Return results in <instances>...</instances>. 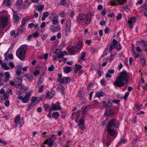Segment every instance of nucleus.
<instances>
[{
    "label": "nucleus",
    "mask_w": 147,
    "mask_h": 147,
    "mask_svg": "<svg viewBox=\"0 0 147 147\" xmlns=\"http://www.w3.org/2000/svg\"><path fill=\"white\" fill-rule=\"evenodd\" d=\"M129 76L125 71H122L120 75L116 79L113 84L116 87H121L128 84L129 82Z\"/></svg>",
    "instance_id": "f257e3e1"
},
{
    "label": "nucleus",
    "mask_w": 147,
    "mask_h": 147,
    "mask_svg": "<svg viewBox=\"0 0 147 147\" xmlns=\"http://www.w3.org/2000/svg\"><path fill=\"white\" fill-rule=\"evenodd\" d=\"M27 46L26 45L21 46L16 52L17 56L22 61H24L25 58V54L27 49Z\"/></svg>",
    "instance_id": "f03ea898"
},
{
    "label": "nucleus",
    "mask_w": 147,
    "mask_h": 147,
    "mask_svg": "<svg viewBox=\"0 0 147 147\" xmlns=\"http://www.w3.org/2000/svg\"><path fill=\"white\" fill-rule=\"evenodd\" d=\"M22 92V91L17 90L16 92V95L19 96L18 97V98L20 100H22L23 102L24 103H27L28 102V101L29 100V98L30 96L31 92L30 91L28 92L26 94L24 97H23L21 95Z\"/></svg>",
    "instance_id": "7ed1b4c3"
},
{
    "label": "nucleus",
    "mask_w": 147,
    "mask_h": 147,
    "mask_svg": "<svg viewBox=\"0 0 147 147\" xmlns=\"http://www.w3.org/2000/svg\"><path fill=\"white\" fill-rule=\"evenodd\" d=\"M109 47V50L110 52H111L114 49L120 50L121 48V47L120 43L118 42L115 39H113L112 43L110 45V46L108 45L107 46V48H106V49L107 50Z\"/></svg>",
    "instance_id": "20e7f679"
},
{
    "label": "nucleus",
    "mask_w": 147,
    "mask_h": 147,
    "mask_svg": "<svg viewBox=\"0 0 147 147\" xmlns=\"http://www.w3.org/2000/svg\"><path fill=\"white\" fill-rule=\"evenodd\" d=\"M119 121H116L114 119H112L108 123L107 128H118L119 125Z\"/></svg>",
    "instance_id": "39448f33"
},
{
    "label": "nucleus",
    "mask_w": 147,
    "mask_h": 147,
    "mask_svg": "<svg viewBox=\"0 0 147 147\" xmlns=\"http://www.w3.org/2000/svg\"><path fill=\"white\" fill-rule=\"evenodd\" d=\"M70 81L71 80L69 78L64 77L62 78H59L57 80V82H59L60 83H62L66 84Z\"/></svg>",
    "instance_id": "423d86ee"
},
{
    "label": "nucleus",
    "mask_w": 147,
    "mask_h": 147,
    "mask_svg": "<svg viewBox=\"0 0 147 147\" xmlns=\"http://www.w3.org/2000/svg\"><path fill=\"white\" fill-rule=\"evenodd\" d=\"M8 19L7 17L2 18L0 21V28H4L7 25Z\"/></svg>",
    "instance_id": "0eeeda50"
},
{
    "label": "nucleus",
    "mask_w": 147,
    "mask_h": 147,
    "mask_svg": "<svg viewBox=\"0 0 147 147\" xmlns=\"http://www.w3.org/2000/svg\"><path fill=\"white\" fill-rule=\"evenodd\" d=\"M85 14L83 13H81L79 14L77 17V21L78 23H82L84 21L85 18Z\"/></svg>",
    "instance_id": "6e6552de"
},
{
    "label": "nucleus",
    "mask_w": 147,
    "mask_h": 147,
    "mask_svg": "<svg viewBox=\"0 0 147 147\" xmlns=\"http://www.w3.org/2000/svg\"><path fill=\"white\" fill-rule=\"evenodd\" d=\"M61 108L60 103L59 101L57 102L51 107V109H52V111L58 110L60 109Z\"/></svg>",
    "instance_id": "1a4fd4ad"
},
{
    "label": "nucleus",
    "mask_w": 147,
    "mask_h": 147,
    "mask_svg": "<svg viewBox=\"0 0 147 147\" xmlns=\"http://www.w3.org/2000/svg\"><path fill=\"white\" fill-rule=\"evenodd\" d=\"M13 20L14 23H16V24L18 23L19 20V18L18 14L13 10Z\"/></svg>",
    "instance_id": "9d476101"
},
{
    "label": "nucleus",
    "mask_w": 147,
    "mask_h": 147,
    "mask_svg": "<svg viewBox=\"0 0 147 147\" xmlns=\"http://www.w3.org/2000/svg\"><path fill=\"white\" fill-rule=\"evenodd\" d=\"M91 13H88L86 16L85 15V23L86 25H89L91 22Z\"/></svg>",
    "instance_id": "9b49d317"
},
{
    "label": "nucleus",
    "mask_w": 147,
    "mask_h": 147,
    "mask_svg": "<svg viewBox=\"0 0 147 147\" xmlns=\"http://www.w3.org/2000/svg\"><path fill=\"white\" fill-rule=\"evenodd\" d=\"M126 2V0H113L111 4L113 5H115L118 4L123 5Z\"/></svg>",
    "instance_id": "f8f14e48"
},
{
    "label": "nucleus",
    "mask_w": 147,
    "mask_h": 147,
    "mask_svg": "<svg viewBox=\"0 0 147 147\" xmlns=\"http://www.w3.org/2000/svg\"><path fill=\"white\" fill-rule=\"evenodd\" d=\"M54 142L55 141L52 140L50 137H49L44 142V144L53 146Z\"/></svg>",
    "instance_id": "ddd939ff"
},
{
    "label": "nucleus",
    "mask_w": 147,
    "mask_h": 147,
    "mask_svg": "<svg viewBox=\"0 0 147 147\" xmlns=\"http://www.w3.org/2000/svg\"><path fill=\"white\" fill-rule=\"evenodd\" d=\"M85 125L84 120L83 119H80L79 121V124H78V126L79 128L82 130L85 129L86 128L85 126Z\"/></svg>",
    "instance_id": "4468645a"
},
{
    "label": "nucleus",
    "mask_w": 147,
    "mask_h": 147,
    "mask_svg": "<svg viewBox=\"0 0 147 147\" xmlns=\"http://www.w3.org/2000/svg\"><path fill=\"white\" fill-rule=\"evenodd\" d=\"M114 114L113 111L111 109L105 110V113L104 115L108 117V116H112Z\"/></svg>",
    "instance_id": "2eb2a0df"
},
{
    "label": "nucleus",
    "mask_w": 147,
    "mask_h": 147,
    "mask_svg": "<svg viewBox=\"0 0 147 147\" xmlns=\"http://www.w3.org/2000/svg\"><path fill=\"white\" fill-rule=\"evenodd\" d=\"M49 29L52 32H58L60 29V26H55L54 25H51L49 27Z\"/></svg>",
    "instance_id": "dca6fc26"
},
{
    "label": "nucleus",
    "mask_w": 147,
    "mask_h": 147,
    "mask_svg": "<svg viewBox=\"0 0 147 147\" xmlns=\"http://www.w3.org/2000/svg\"><path fill=\"white\" fill-rule=\"evenodd\" d=\"M16 85H21L22 83V76L18 77H15L14 78Z\"/></svg>",
    "instance_id": "f3484780"
},
{
    "label": "nucleus",
    "mask_w": 147,
    "mask_h": 147,
    "mask_svg": "<svg viewBox=\"0 0 147 147\" xmlns=\"http://www.w3.org/2000/svg\"><path fill=\"white\" fill-rule=\"evenodd\" d=\"M136 19L135 18H131L129 19L128 21V26L130 28H132L133 24L135 22Z\"/></svg>",
    "instance_id": "a211bd4d"
},
{
    "label": "nucleus",
    "mask_w": 147,
    "mask_h": 147,
    "mask_svg": "<svg viewBox=\"0 0 147 147\" xmlns=\"http://www.w3.org/2000/svg\"><path fill=\"white\" fill-rule=\"evenodd\" d=\"M107 132L111 136H113L115 134L116 131L114 130V128H107Z\"/></svg>",
    "instance_id": "6ab92c4d"
},
{
    "label": "nucleus",
    "mask_w": 147,
    "mask_h": 147,
    "mask_svg": "<svg viewBox=\"0 0 147 147\" xmlns=\"http://www.w3.org/2000/svg\"><path fill=\"white\" fill-rule=\"evenodd\" d=\"M57 89L58 90H60L61 93L63 95L64 94V87L62 85L59 84L57 87Z\"/></svg>",
    "instance_id": "aec40b11"
},
{
    "label": "nucleus",
    "mask_w": 147,
    "mask_h": 147,
    "mask_svg": "<svg viewBox=\"0 0 147 147\" xmlns=\"http://www.w3.org/2000/svg\"><path fill=\"white\" fill-rule=\"evenodd\" d=\"M5 80H3V83H4V82H7L9 80L10 78V76L8 72H6L5 73Z\"/></svg>",
    "instance_id": "412c9836"
},
{
    "label": "nucleus",
    "mask_w": 147,
    "mask_h": 147,
    "mask_svg": "<svg viewBox=\"0 0 147 147\" xmlns=\"http://www.w3.org/2000/svg\"><path fill=\"white\" fill-rule=\"evenodd\" d=\"M58 16H54L53 18H51V20L52 22V24L56 25L58 24L59 22L58 20Z\"/></svg>",
    "instance_id": "4be33fe9"
},
{
    "label": "nucleus",
    "mask_w": 147,
    "mask_h": 147,
    "mask_svg": "<svg viewBox=\"0 0 147 147\" xmlns=\"http://www.w3.org/2000/svg\"><path fill=\"white\" fill-rule=\"evenodd\" d=\"M75 49V47L74 46H71L67 49L68 52L70 54H73L74 53Z\"/></svg>",
    "instance_id": "5701e85b"
},
{
    "label": "nucleus",
    "mask_w": 147,
    "mask_h": 147,
    "mask_svg": "<svg viewBox=\"0 0 147 147\" xmlns=\"http://www.w3.org/2000/svg\"><path fill=\"white\" fill-rule=\"evenodd\" d=\"M82 67L80 65H76L75 68L74 69V73L76 74L77 73L78 71L82 69Z\"/></svg>",
    "instance_id": "b1692460"
},
{
    "label": "nucleus",
    "mask_w": 147,
    "mask_h": 147,
    "mask_svg": "<svg viewBox=\"0 0 147 147\" xmlns=\"http://www.w3.org/2000/svg\"><path fill=\"white\" fill-rule=\"evenodd\" d=\"M105 95V93L103 92L100 91V92H98L96 93L95 96H96L98 98H99L101 97H102Z\"/></svg>",
    "instance_id": "393cba45"
},
{
    "label": "nucleus",
    "mask_w": 147,
    "mask_h": 147,
    "mask_svg": "<svg viewBox=\"0 0 147 147\" xmlns=\"http://www.w3.org/2000/svg\"><path fill=\"white\" fill-rule=\"evenodd\" d=\"M73 69L72 68L69 66H66L63 69L64 72L65 73H68L69 72L72 71Z\"/></svg>",
    "instance_id": "a878e982"
},
{
    "label": "nucleus",
    "mask_w": 147,
    "mask_h": 147,
    "mask_svg": "<svg viewBox=\"0 0 147 147\" xmlns=\"http://www.w3.org/2000/svg\"><path fill=\"white\" fill-rule=\"evenodd\" d=\"M44 7V5H37L36 7V9H37L38 11L40 12V13L43 11Z\"/></svg>",
    "instance_id": "bb28decb"
},
{
    "label": "nucleus",
    "mask_w": 147,
    "mask_h": 147,
    "mask_svg": "<svg viewBox=\"0 0 147 147\" xmlns=\"http://www.w3.org/2000/svg\"><path fill=\"white\" fill-rule=\"evenodd\" d=\"M111 140L110 138H108L106 142L103 141V144L106 147H108L111 144Z\"/></svg>",
    "instance_id": "cd10ccee"
},
{
    "label": "nucleus",
    "mask_w": 147,
    "mask_h": 147,
    "mask_svg": "<svg viewBox=\"0 0 147 147\" xmlns=\"http://www.w3.org/2000/svg\"><path fill=\"white\" fill-rule=\"evenodd\" d=\"M59 114V113L57 111H55L52 114V117L53 118L57 119H58Z\"/></svg>",
    "instance_id": "c85d7f7f"
},
{
    "label": "nucleus",
    "mask_w": 147,
    "mask_h": 147,
    "mask_svg": "<svg viewBox=\"0 0 147 147\" xmlns=\"http://www.w3.org/2000/svg\"><path fill=\"white\" fill-rule=\"evenodd\" d=\"M70 27L71 26H66L65 28V34L67 36H69V33L70 32Z\"/></svg>",
    "instance_id": "c756f323"
},
{
    "label": "nucleus",
    "mask_w": 147,
    "mask_h": 147,
    "mask_svg": "<svg viewBox=\"0 0 147 147\" xmlns=\"http://www.w3.org/2000/svg\"><path fill=\"white\" fill-rule=\"evenodd\" d=\"M3 4L5 5V6H9L11 5V3L10 0H4Z\"/></svg>",
    "instance_id": "7c9ffc66"
},
{
    "label": "nucleus",
    "mask_w": 147,
    "mask_h": 147,
    "mask_svg": "<svg viewBox=\"0 0 147 147\" xmlns=\"http://www.w3.org/2000/svg\"><path fill=\"white\" fill-rule=\"evenodd\" d=\"M49 15V13L48 12H44L43 14V16L42 18V21H44L45 18L48 16Z\"/></svg>",
    "instance_id": "2f4dec72"
},
{
    "label": "nucleus",
    "mask_w": 147,
    "mask_h": 147,
    "mask_svg": "<svg viewBox=\"0 0 147 147\" xmlns=\"http://www.w3.org/2000/svg\"><path fill=\"white\" fill-rule=\"evenodd\" d=\"M26 78L30 81H32L33 80L32 76L30 74H28L25 76Z\"/></svg>",
    "instance_id": "473e14b6"
},
{
    "label": "nucleus",
    "mask_w": 147,
    "mask_h": 147,
    "mask_svg": "<svg viewBox=\"0 0 147 147\" xmlns=\"http://www.w3.org/2000/svg\"><path fill=\"white\" fill-rule=\"evenodd\" d=\"M138 57L139 58L140 60L145 58L144 57L143 55L142 54H137L135 56V58H137Z\"/></svg>",
    "instance_id": "72a5a7b5"
},
{
    "label": "nucleus",
    "mask_w": 147,
    "mask_h": 147,
    "mask_svg": "<svg viewBox=\"0 0 147 147\" xmlns=\"http://www.w3.org/2000/svg\"><path fill=\"white\" fill-rule=\"evenodd\" d=\"M24 32L23 28H22L19 29L16 33V35L15 36V38L18 36L20 35Z\"/></svg>",
    "instance_id": "f704fd0d"
},
{
    "label": "nucleus",
    "mask_w": 147,
    "mask_h": 147,
    "mask_svg": "<svg viewBox=\"0 0 147 147\" xmlns=\"http://www.w3.org/2000/svg\"><path fill=\"white\" fill-rule=\"evenodd\" d=\"M60 4L63 6H68V5L67 4L65 0H60Z\"/></svg>",
    "instance_id": "c9c22d12"
},
{
    "label": "nucleus",
    "mask_w": 147,
    "mask_h": 147,
    "mask_svg": "<svg viewBox=\"0 0 147 147\" xmlns=\"http://www.w3.org/2000/svg\"><path fill=\"white\" fill-rule=\"evenodd\" d=\"M113 102V100L110 99L109 98L107 100V107H110L112 106Z\"/></svg>",
    "instance_id": "e433bc0d"
},
{
    "label": "nucleus",
    "mask_w": 147,
    "mask_h": 147,
    "mask_svg": "<svg viewBox=\"0 0 147 147\" xmlns=\"http://www.w3.org/2000/svg\"><path fill=\"white\" fill-rule=\"evenodd\" d=\"M35 104L33 103H31L28 106L27 108V109L29 111L30 109H32L35 106Z\"/></svg>",
    "instance_id": "4c0bfd02"
},
{
    "label": "nucleus",
    "mask_w": 147,
    "mask_h": 147,
    "mask_svg": "<svg viewBox=\"0 0 147 147\" xmlns=\"http://www.w3.org/2000/svg\"><path fill=\"white\" fill-rule=\"evenodd\" d=\"M32 35L34 38H38L39 36V34L37 32H36L32 33Z\"/></svg>",
    "instance_id": "58836bf2"
},
{
    "label": "nucleus",
    "mask_w": 147,
    "mask_h": 147,
    "mask_svg": "<svg viewBox=\"0 0 147 147\" xmlns=\"http://www.w3.org/2000/svg\"><path fill=\"white\" fill-rule=\"evenodd\" d=\"M26 23V21L25 18L23 19L21 22V27L22 28L23 27L25 24Z\"/></svg>",
    "instance_id": "ea45409f"
},
{
    "label": "nucleus",
    "mask_w": 147,
    "mask_h": 147,
    "mask_svg": "<svg viewBox=\"0 0 147 147\" xmlns=\"http://www.w3.org/2000/svg\"><path fill=\"white\" fill-rule=\"evenodd\" d=\"M16 77H20L21 76L22 72L21 71L16 70Z\"/></svg>",
    "instance_id": "a19ab883"
},
{
    "label": "nucleus",
    "mask_w": 147,
    "mask_h": 147,
    "mask_svg": "<svg viewBox=\"0 0 147 147\" xmlns=\"http://www.w3.org/2000/svg\"><path fill=\"white\" fill-rule=\"evenodd\" d=\"M86 55V53L85 52H82L81 54V60L82 61H84Z\"/></svg>",
    "instance_id": "79ce46f5"
},
{
    "label": "nucleus",
    "mask_w": 147,
    "mask_h": 147,
    "mask_svg": "<svg viewBox=\"0 0 147 147\" xmlns=\"http://www.w3.org/2000/svg\"><path fill=\"white\" fill-rule=\"evenodd\" d=\"M44 108L45 111H48V109L49 108V105L48 104H44Z\"/></svg>",
    "instance_id": "37998d69"
},
{
    "label": "nucleus",
    "mask_w": 147,
    "mask_h": 147,
    "mask_svg": "<svg viewBox=\"0 0 147 147\" xmlns=\"http://www.w3.org/2000/svg\"><path fill=\"white\" fill-rule=\"evenodd\" d=\"M87 107H86L83 110H82V114L84 115H86L87 114V110L86 109Z\"/></svg>",
    "instance_id": "c03bdc74"
},
{
    "label": "nucleus",
    "mask_w": 147,
    "mask_h": 147,
    "mask_svg": "<svg viewBox=\"0 0 147 147\" xmlns=\"http://www.w3.org/2000/svg\"><path fill=\"white\" fill-rule=\"evenodd\" d=\"M107 58L106 59L107 60V61H109V62L112 61L113 58V54H111L110 55V57L109 58Z\"/></svg>",
    "instance_id": "a18cd8bd"
},
{
    "label": "nucleus",
    "mask_w": 147,
    "mask_h": 147,
    "mask_svg": "<svg viewBox=\"0 0 147 147\" xmlns=\"http://www.w3.org/2000/svg\"><path fill=\"white\" fill-rule=\"evenodd\" d=\"M56 55H57L58 56V58H63V56H64V54H63V52H61L60 53V54L58 53H57L56 54Z\"/></svg>",
    "instance_id": "49530a36"
},
{
    "label": "nucleus",
    "mask_w": 147,
    "mask_h": 147,
    "mask_svg": "<svg viewBox=\"0 0 147 147\" xmlns=\"http://www.w3.org/2000/svg\"><path fill=\"white\" fill-rule=\"evenodd\" d=\"M82 47V43L81 42H78L76 46H74L75 49H79Z\"/></svg>",
    "instance_id": "de8ad7c7"
},
{
    "label": "nucleus",
    "mask_w": 147,
    "mask_h": 147,
    "mask_svg": "<svg viewBox=\"0 0 147 147\" xmlns=\"http://www.w3.org/2000/svg\"><path fill=\"white\" fill-rule=\"evenodd\" d=\"M126 142V139L124 138L123 136H122L121 138V142L123 144H125Z\"/></svg>",
    "instance_id": "09e8293b"
},
{
    "label": "nucleus",
    "mask_w": 147,
    "mask_h": 147,
    "mask_svg": "<svg viewBox=\"0 0 147 147\" xmlns=\"http://www.w3.org/2000/svg\"><path fill=\"white\" fill-rule=\"evenodd\" d=\"M43 82V78H41L39 79V80L38 82L37 85L38 86H39L41 85Z\"/></svg>",
    "instance_id": "8fccbe9b"
},
{
    "label": "nucleus",
    "mask_w": 147,
    "mask_h": 147,
    "mask_svg": "<svg viewBox=\"0 0 147 147\" xmlns=\"http://www.w3.org/2000/svg\"><path fill=\"white\" fill-rule=\"evenodd\" d=\"M10 34L11 36H14V37L16 35V32L15 30H12L10 33Z\"/></svg>",
    "instance_id": "3c124183"
},
{
    "label": "nucleus",
    "mask_w": 147,
    "mask_h": 147,
    "mask_svg": "<svg viewBox=\"0 0 147 147\" xmlns=\"http://www.w3.org/2000/svg\"><path fill=\"white\" fill-rule=\"evenodd\" d=\"M16 87L18 88V89L20 90H22L23 89V86L21 85H16Z\"/></svg>",
    "instance_id": "603ef678"
},
{
    "label": "nucleus",
    "mask_w": 147,
    "mask_h": 147,
    "mask_svg": "<svg viewBox=\"0 0 147 147\" xmlns=\"http://www.w3.org/2000/svg\"><path fill=\"white\" fill-rule=\"evenodd\" d=\"M38 97H32L31 99V102L32 103H33L37 100Z\"/></svg>",
    "instance_id": "864d4df0"
},
{
    "label": "nucleus",
    "mask_w": 147,
    "mask_h": 147,
    "mask_svg": "<svg viewBox=\"0 0 147 147\" xmlns=\"http://www.w3.org/2000/svg\"><path fill=\"white\" fill-rule=\"evenodd\" d=\"M30 4L29 3H25L23 7V9H26L28 8V7L30 5Z\"/></svg>",
    "instance_id": "5fc2aeb1"
},
{
    "label": "nucleus",
    "mask_w": 147,
    "mask_h": 147,
    "mask_svg": "<svg viewBox=\"0 0 147 147\" xmlns=\"http://www.w3.org/2000/svg\"><path fill=\"white\" fill-rule=\"evenodd\" d=\"M20 116L19 115L16 116L14 119L15 123H17L20 119Z\"/></svg>",
    "instance_id": "6e6d98bb"
},
{
    "label": "nucleus",
    "mask_w": 147,
    "mask_h": 147,
    "mask_svg": "<svg viewBox=\"0 0 147 147\" xmlns=\"http://www.w3.org/2000/svg\"><path fill=\"white\" fill-rule=\"evenodd\" d=\"M41 38L45 40H46L47 37V35L46 34H44V35H40V36Z\"/></svg>",
    "instance_id": "4d7b16f0"
},
{
    "label": "nucleus",
    "mask_w": 147,
    "mask_h": 147,
    "mask_svg": "<svg viewBox=\"0 0 147 147\" xmlns=\"http://www.w3.org/2000/svg\"><path fill=\"white\" fill-rule=\"evenodd\" d=\"M46 98V97L45 95H42L40 96L39 98V100L40 101H41L43 100H45Z\"/></svg>",
    "instance_id": "13d9d810"
},
{
    "label": "nucleus",
    "mask_w": 147,
    "mask_h": 147,
    "mask_svg": "<svg viewBox=\"0 0 147 147\" xmlns=\"http://www.w3.org/2000/svg\"><path fill=\"white\" fill-rule=\"evenodd\" d=\"M22 66L20 65H18L16 67V70L21 71L22 69Z\"/></svg>",
    "instance_id": "bf43d9fd"
},
{
    "label": "nucleus",
    "mask_w": 147,
    "mask_h": 147,
    "mask_svg": "<svg viewBox=\"0 0 147 147\" xmlns=\"http://www.w3.org/2000/svg\"><path fill=\"white\" fill-rule=\"evenodd\" d=\"M44 86H41L38 89V92L40 93L42 92L43 91V88Z\"/></svg>",
    "instance_id": "052dcab7"
},
{
    "label": "nucleus",
    "mask_w": 147,
    "mask_h": 147,
    "mask_svg": "<svg viewBox=\"0 0 147 147\" xmlns=\"http://www.w3.org/2000/svg\"><path fill=\"white\" fill-rule=\"evenodd\" d=\"M8 96L6 93H5L3 95V98L5 100H7L8 98Z\"/></svg>",
    "instance_id": "680f3d73"
},
{
    "label": "nucleus",
    "mask_w": 147,
    "mask_h": 147,
    "mask_svg": "<svg viewBox=\"0 0 147 147\" xmlns=\"http://www.w3.org/2000/svg\"><path fill=\"white\" fill-rule=\"evenodd\" d=\"M54 69V66L53 65H52L50 67H49L48 70L49 71H52Z\"/></svg>",
    "instance_id": "e2e57ef3"
},
{
    "label": "nucleus",
    "mask_w": 147,
    "mask_h": 147,
    "mask_svg": "<svg viewBox=\"0 0 147 147\" xmlns=\"http://www.w3.org/2000/svg\"><path fill=\"white\" fill-rule=\"evenodd\" d=\"M71 22L70 20H68L66 22V26H71Z\"/></svg>",
    "instance_id": "0e129e2a"
},
{
    "label": "nucleus",
    "mask_w": 147,
    "mask_h": 147,
    "mask_svg": "<svg viewBox=\"0 0 147 147\" xmlns=\"http://www.w3.org/2000/svg\"><path fill=\"white\" fill-rule=\"evenodd\" d=\"M106 9L105 8H104L102 10V12L101 13L102 15L104 16L106 15Z\"/></svg>",
    "instance_id": "69168bd1"
},
{
    "label": "nucleus",
    "mask_w": 147,
    "mask_h": 147,
    "mask_svg": "<svg viewBox=\"0 0 147 147\" xmlns=\"http://www.w3.org/2000/svg\"><path fill=\"white\" fill-rule=\"evenodd\" d=\"M22 0H18V1L16 2V4L17 5H20L23 3Z\"/></svg>",
    "instance_id": "338daca9"
},
{
    "label": "nucleus",
    "mask_w": 147,
    "mask_h": 147,
    "mask_svg": "<svg viewBox=\"0 0 147 147\" xmlns=\"http://www.w3.org/2000/svg\"><path fill=\"white\" fill-rule=\"evenodd\" d=\"M140 61H141V63H142V65L143 66H144L145 65L146 63V62L145 60V58H144V59L141 60Z\"/></svg>",
    "instance_id": "774afa93"
}]
</instances>
